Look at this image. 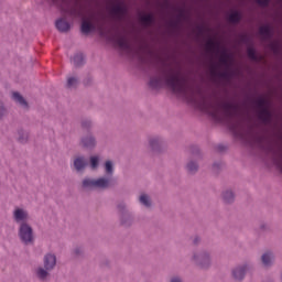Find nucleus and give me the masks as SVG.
Masks as SVG:
<instances>
[{
  "label": "nucleus",
  "mask_w": 282,
  "mask_h": 282,
  "mask_svg": "<svg viewBox=\"0 0 282 282\" xmlns=\"http://www.w3.org/2000/svg\"><path fill=\"white\" fill-rule=\"evenodd\" d=\"M197 165H196V163H194V162H189L188 164H187V171L189 172V173H195L196 171H197Z\"/></svg>",
  "instance_id": "obj_30"
},
{
  "label": "nucleus",
  "mask_w": 282,
  "mask_h": 282,
  "mask_svg": "<svg viewBox=\"0 0 282 282\" xmlns=\"http://www.w3.org/2000/svg\"><path fill=\"white\" fill-rule=\"evenodd\" d=\"M50 270L44 269L42 267L37 268L35 270V275L37 276V279H40L41 281H47V278L50 276Z\"/></svg>",
  "instance_id": "obj_14"
},
{
  "label": "nucleus",
  "mask_w": 282,
  "mask_h": 282,
  "mask_svg": "<svg viewBox=\"0 0 282 282\" xmlns=\"http://www.w3.org/2000/svg\"><path fill=\"white\" fill-rule=\"evenodd\" d=\"M257 3L262 8H268L270 6V0H257Z\"/></svg>",
  "instance_id": "obj_33"
},
{
  "label": "nucleus",
  "mask_w": 282,
  "mask_h": 282,
  "mask_svg": "<svg viewBox=\"0 0 282 282\" xmlns=\"http://www.w3.org/2000/svg\"><path fill=\"white\" fill-rule=\"evenodd\" d=\"M74 63L77 67H80V65H83V63H85V56H83V53H77L74 56Z\"/></svg>",
  "instance_id": "obj_24"
},
{
  "label": "nucleus",
  "mask_w": 282,
  "mask_h": 282,
  "mask_svg": "<svg viewBox=\"0 0 282 282\" xmlns=\"http://www.w3.org/2000/svg\"><path fill=\"white\" fill-rule=\"evenodd\" d=\"M273 259H274V256L272 254V252H265L262 256V263H263V265H270V263H272Z\"/></svg>",
  "instance_id": "obj_21"
},
{
  "label": "nucleus",
  "mask_w": 282,
  "mask_h": 282,
  "mask_svg": "<svg viewBox=\"0 0 282 282\" xmlns=\"http://www.w3.org/2000/svg\"><path fill=\"white\" fill-rule=\"evenodd\" d=\"M106 173L111 175L113 173V163L111 161H107L105 164Z\"/></svg>",
  "instance_id": "obj_29"
},
{
  "label": "nucleus",
  "mask_w": 282,
  "mask_h": 282,
  "mask_svg": "<svg viewBox=\"0 0 282 282\" xmlns=\"http://www.w3.org/2000/svg\"><path fill=\"white\" fill-rule=\"evenodd\" d=\"M223 197L227 204L235 202V194L231 191H227L223 194Z\"/></svg>",
  "instance_id": "obj_26"
},
{
  "label": "nucleus",
  "mask_w": 282,
  "mask_h": 282,
  "mask_svg": "<svg viewBox=\"0 0 282 282\" xmlns=\"http://www.w3.org/2000/svg\"><path fill=\"white\" fill-rule=\"evenodd\" d=\"M113 184V178L111 176L98 180L86 178L83 181L84 188H109Z\"/></svg>",
  "instance_id": "obj_3"
},
{
  "label": "nucleus",
  "mask_w": 282,
  "mask_h": 282,
  "mask_svg": "<svg viewBox=\"0 0 282 282\" xmlns=\"http://www.w3.org/2000/svg\"><path fill=\"white\" fill-rule=\"evenodd\" d=\"M140 21L143 25H153L155 18L151 13L143 14L140 17Z\"/></svg>",
  "instance_id": "obj_15"
},
{
  "label": "nucleus",
  "mask_w": 282,
  "mask_h": 282,
  "mask_svg": "<svg viewBox=\"0 0 282 282\" xmlns=\"http://www.w3.org/2000/svg\"><path fill=\"white\" fill-rule=\"evenodd\" d=\"M58 1V0H54ZM62 1V14L63 18L56 21L55 25L59 32L69 31V22L67 19H72V0H61Z\"/></svg>",
  "instance_id": "obj_2"
},
{
  "label": "nucleus",
  "mask_w": 282,
  "mask_h": 282,
  "mask_svg": "<svg viewBox=\"0 0 282 282\" xmlns=\"http://www.w3.org/2000/svg\"><path fill=\"white\" fill-rule=\"evenodd\" d=\"M194 243H197V239L194 240Z\"/></svg>",
  "instance_id": "obj_43"
},
{
  "label": "nucleus",
  "mask_w": 282,
  "mask_h": 282,
  "mask_svg": "<svg viewBox=\"0 0 282 282\" xmlns=\"http://www.w3.org/2000/svg\"><path fill=\"white\" fill-rule=\"evenodd\" d=\"M19 238L23 243H32L34 241V229L30 224L22 223L19 227Z\"/></svg>",
  "instance_id": "obj_4"
},
{
  "label": "nucleus",
  "mask_w": 282,
  "mask_h": 282,
  "mask_svg": "<svg viewBox=\"0 0 282 282\" xmlns=\"http://www.w3.org/2000/svg\"><path fill=\"white\" fill-rule=\"evenodd\" d=\"M194 261L200 265V268H208V265H210V257L208 253L194 254Z\"/></svg>",
  "instance_id": "obj_8"
},
{
  "label": "nucleus",
  "mask_w": 282,
  "mask_h": 282,
  "mask_svg": "<svg viewBox=\"0 0 282 282\" xmlns=\"http://www.w3.org/2000/svg\"><path fill=\"white\" fill-rule=\"evenodd\" d=\"M163 77L165 84L174 94L183 96L189 102H196L198 109L205 111V113H209L214 120H221L223 118L232 120L239 113V106L237 104L219 98L210 99L204 96L202 90L191 84L188 77L180 69L167 66L163 69Z\"/></svg>",
  "instance_id": "obj_1"
},
{
  "label": "nucleus",
  "mask_w": 282,
  "mask_h": 282,
  "mask_svg": "<svg viewBox=\"0 0 282 282\" xmlns=\"http://www.w3.org/2000/svg\"><path fill=\"white\" fill-rule=\"evenodd\" d=\"M3 113H6V108H3L2 105H0V118L1 116H3Z\"/></svg>",
  "instance_id": "obj_36"
},
{
  "label": "nucleus",
  "mask_w": 282,
  "mask_h": 282,
  "mask_svg": "<svg viewBox=\"0 0 282 282\" xmlns=\"http://www.w3.org/2000/svg\"><path fill=\"white\" fill-rule=\"evenodd\" d=\"M180 17H181V18L184 17V12H181V13H180Z\"/></svg>",
  "instance_id": "obj_41"
},
{
  "label": "nucleus",
  "mask_w": 282,
  "mask_h": 282,
  "mask_svg": "<svg viewBox=\"0 0 282 282\" xmlns=\"http://www.w3.org/2000/svg\"><path fill=\"white\" fill-rule=\"evenodd\" d=\"M83 127H85V123H83Z\"/></svg>",
  "instance_id": "obj_44"
},
{
  "label": "nucleus",
  "mask_w": 282,
  "mask_h": 282,
  "mask_svg": "<svg viewBox=\"0 0 282 282\" xmlns=\"http://www.w3.org/2000/svg\"><path fill=\"white\" fill-rule=\"evenodd\" d=\"M12 98L13 100H15V102H19V105H21L22 107L28 108V101H25V99L23 98V96H21V94L13 93Z\"/></svg>",
  "instance_id": "obj_16"
},
{
  "label": "nucleus",
  "mask_w": 282,
  "mask_h": 282,
  "mask_svg": "<svg viewBox=\"0 0 282 282\" xmlns=\"http://www.w3.org/2000/svg\"><path fill=\"white\" fill-rule=\"evenodd\" d=\"M171 282H182V280L180 278H173Z\"/></svg>",
  "instance_id": "obj_39"
},
{
  "label": "nucleus",
  "mask_w": 282,
  "mask_h": 282,
  "mask_svg": "<svg viewBox=\"0 0 282 282\" xmlns=\"http://www.w3.org/2000/svg\"><path fill=\"white\" fill-rule=\"evenodd\" d=\"M139 199L140 203L143 204V206H147L148 208L149 206H151V198H149L147 194H142Z\"/></svg>",
  "instance_id": "obj_27"
},
{
  "label": "nucleus",
  "mask_w": 282,
  "mask_h": 282,
  "mask_svg": "<svg viewBox=\"0 0 282 282\" xmlns=\"http://www.w3.org/2000/svg\"><path fill=\"white\" fill-rule=\"evenodd\" d=\"M96 30L94 25V14H90L88 19H84L82 22V32L83 34H89V32Z\"/></svg>",
  "instance_id": "obj_7"
},
{
  "label": "nucleus",
  "mask_w": 282,
  "mask_h": 282,
  "mask_svg": "<svg viewBox=\"0 0 282 282\" xmlns=\"http://www.w3.org/2000/svg\"><path fill=\"white\" fill-rule=\"evenodd\" d=\"M221 65L228 66V63H230V55L224 51L219 58Z\"/></svg>",
  "instance_id": "obj_25"
},
{
  "label": "nucleus",
  "mask_w": 282,
  "mask_h": 282,
  "mask_svg": "<svg viewBox=\"0 0 282 282\" xmlns=\"http://www.w3.org/2000/svg\"><path fill=\"white\" fill-rule=\"evenodd\" d=\"M229 23H239L241 21V14L239 11H234L228 15Z\"/></svg>",
  "instance_id": "obj_17"
},
{
  "label": "nucleus",
  "mask_w": 282,
  "mask_h": 282,
  "mask_svg": "<svg viewBox=\"0 0 282 282\" xmlns=\"http://www.w3.org/2000/svg\"><path fill=\"white\" fill-rule=\"evenodd\" d=\"M90 166H91V169H97L98 167V156H91L90 158Z\"/></svg>",
  "instance_id": "obj_32"
},
{
  "label": "nucleus",
  "mask_w": 282,
  "mask_h": 282,
  "mask_svg": "<svg viewBox=\"0 0 282 282\" xmlns=\"http://www.w3.org/2000/svg\"><path fill=\"white\" fill-rule=\"evenodd\" d=\"M205 47L207 52H215L216 50H219V44L214 40H208Z\"/></svg>",
  "instance_id": "obj_18"
},
{
  "label": "nucleus",
  "mask_w": 282,
  "mask_h": 282,
  "mask_svg": "<svg viewBox=\"0 0 282 282\" xmlns=\"http://www.w3.org/2000/svg\"><path fill=\"white\" fill-rule=\"evenodd\" d=\"M115 43H117L118 47L124 50L126 52H129L131 50V44L124 35H117L115 39Z\"/></svg>",
  "instance_id": "obj_10"
},
{
  "label": "nucleus",
  "mask_w": 282,
  "mask_h": 282,
  "mask_svg": "<svg viewBox=\"0 0 282 282\" xmlns=\"http://www.w3.org/2000/svg\"><path fill=\"white\" fill-rule=\"evenodd\" d=\"M256 105H257L259 111H260L261 109H267V108H268L267 101H265V99H263V98L258 99V100L256 101Z\"/></svg>",
  "instance_id": "obj_28"
},
{
  "label": "nucleus",
  "mask_w": 282,
  "mask_h": 282,
  "mask_svg": "<svg viewBox=\"0 0 282 282\" xmlns=\"http://www.w3.org/2000/svg\"><path fill=\"white\" fill-rule=\"evenodd\" d=\"M270 48L272 50V52H279V43L278 42H271L270 43Z\"/></svg>",
  "instance_id": "obj_34"
},
{
  "label": "nucleus",
  "mask_w": 282,
  "mask_h": 282,
  "mask_svg": "<svg viewBox=\"0 0 282 282\" xmlns=\"http://www.w3.org/2000/svg\"><path fill=\"white\" fill-rule=\"evenodd\" d=\"M247 56L250 61H259V55H257V51L253 47L247 48Z\"/></svg>",
  "instance_id": "obj_22"
},
{
  "label": "nucleus",
  "mask_w": 282,
  "mask_h": 282,
  "mask_svg": "<svg viewBox=\"0 0 282 282\" xmlns=\"http://www.w3.org/2000/svg\"><path fill=\"white\" fill-rule=\"evenodd\" d=\"M159 143H160V141L158 139H151L150 140V147L152 149H155V145L159 144Z\"/></svg>",
  "instance_id": "obj_35"
},
{
  "label": "nucleus",
  "mask_w": 282,
  "mask_h": 282,
  "mask_svg": "<svg viewBox=\"0 0 282 282\" xmlns=\"http://www.w3.org/2000/svg\"><path fill=\"white\" fill-rule=\"evenodd\" d=\"M258 118L262 120V122H270V120H272V113L270 112V109L262 108L258 111Z\"/></svg>",
  "instance_id": "obj_11"
},
{
  "label": "nucleus",
  "mask_w": 282,
  "mask_h": 282,
  "mask_svg": "<svg viewBox=\"0 0 282 282\" xmlns=\"http://www.w3.org/2000/svg\"><path fill=\"white\" fill-rule=\"evenodd\" d=\"M110 14L113 19H117V21H122V19H124V14H127V8L122 4H115L110 9Z\"/></svg>",
  "instance_id": "obj_6"
},
{
  "label": "nucleus",
  "mask_w": 282,
  "mask_h": 282,
  "mask_svg": "<svg viewBox=\"0 0 282 282\" xmlns=\"http://www.w3.org/2000/svg\"><path fill=\"white\" fill-rule=\"evenodd\" d=\"M74 166L77 171H83V169L87 166V161H85L83 158H78L74 161Z\"/></svg>",
  "instance_id": "obj_19"
},
{
  "label": "nucleus",
  "mask_w": 282,
  "mask_h": 282,
  "mask_svg": "<svg viewBox=\"0 0 282 282\" xmlns=\"http://www.w3.org/2000/svg\"><path fill=\"white\" fill-rule=\"evenodd\" d=\"M67 87H72V77L67 78Z\"/></svg>",
  "instance_id": "obj_38"
},
{
  "label": "nucleus",
  "mask_w": 282,
  "mask_h": 282,
  "mask_svg": "<svg viewBox=\"0 0 282 282\" xmlns=\"http://www.w3.org/2000/svg\"><path fill=\"white\" fill-rule=\"evenodd\" d=\"M78 83V79L73 77L72 78V87H75V85Z\"/></svg>",
  "instance_id": "obj_37"
},
{
  "label": "nucleus",
  "mask_w": 282,
  "mask_h": 282,
  "mask_svg": "<svg viewBox=\"0 0 282 282\" xmlns=\"http://www.w3.org/2000/svg\"><path fill=\"white\" fill-rule=\"evenodd\" d=\"M82 144L86 147V149H91V147L96 145V140L93 137H87L82 140Z\"/></svg>",
  "instance_id": "obj_20"
},
{
  "label": "nucleus",
  "mask_w": 282,
  "mask_h": 282,
  "mask_svg": "<svg viewBox=\"0 0 282 282\" xmlns=\"http://www.w3.org/2000/svg\"><path fill=\"white\" fill-rule=\"evenodd\" d=\"M30 219V214L28 210L21 208V207H15L13 210V220L15 224H28V220Z\"/></svg>",
  "instance_id": "obj_5"
},
{
  "label": "nucleus",
  "mask_w": 282,
  "mask_h": 282,
  "mask_svg": "<svg viewBox=\"0 0 282 282\" xmlns=\"http://www.w3.org/2000/svg\"><path fill=\"white\" fill-rule=\"evenodd\" d=\"M44 268L48 271H52L54 268H56V254L46 253L44 256Z\"/></svg>",
  "instance_id": "obj_9"
},
{
  "label": "nucleus",
  "mask_w": 282,
  "mask_h": 282,
  "mask_svg": "<svg viewBox=\"0 0 282 282\" xmlns=\"http://www.w3.org/2000/svg\"><path fill=\"white\" fill-rule=\"evenodd\" d=\"M162 86V79L160 77H153L150 79V87L158 89Z\"/></svg>",
  "instance_id": "obj_23"
},
{
  "label": "nucleus",
  "mask_w": 282,
  "mask_h": 282,
  "mask_svg": "<svg viewBox=\"0 0 282 282\" xmlns=\"http://www.w3.org/2000/svg\"><path fill=\"white\" fill-rule=\"evenodd\" d=\"M74 253H75V254H80V249H75V250H74Z\"/></svg>",
  "instance_id": "obj_40"
},
{
  "label": "nucleus",
  "mask_w": 282,
  "mask_h": 282,
  "mask_svg": "<svg viewBox=\"0 0 282 282\" xmlns=\"http://www.w3.org/2000/svg\"><path fill=\"white\" fill-rule=\"evenodd\" d=\"M118 208H119V210H122V206L119 205Z\"/></svg>",
  "instance_id": "obj_42"
},
{
  "label": "nucleus",
  "mask_w": 282,
  "mask_h": 282,
  "mask_svg": "<svg viewBox=\"0 0 282 282\" xmlns=\"http://www.w3.org/2000/svg\"><path fill=\"white\" fill-rule=\"evenodd\" d=\"M246 270H248L247 265L236 268L232 271L234 279H236V281H241L243 276H246Z\"/></svg>",
  "instance_id": "obj_13"
},
{
  "label": "nucleus",
  "mask_w": 282,
  "mask_h": 282,
  "mask_svg": "<svg viewBox=\"0 0 282 282\" xmlns=\"http://www.w3.org/2000/svg\"><path fill=\"white\" fill-rule=\"evenodd\" d=\"M259 34L262 36L264 41L272 39V29L268 25H263L259 28Z\"/></svg>",
  "instance_id": "obj_12"
},
{
  "label": "nucleus",
  "mask_w": 282,
  "mask_h": 282,
  "mask_svg": "<svg viewBox=\"0 0 282 282\" xmlns=\"http://www.w3.org/2000/svg\"><path fill=\"white\" fill-rule=\"evenodd\" d=\"M19 142H21L22 144L24 142H28V134L25 132H23V131L19 132Z\"/></svg>",
  "instance_id": "obj_31"
}]
</instances>
